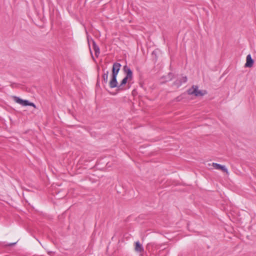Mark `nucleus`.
<instances>
[{"mask_svg": "<svg viewBox=\"0 0 256 256\" xmlns=\"http://www.w3.org/2000/svg\"><path fill=\"white\" fill-rule=\"evenodd\" d=\"M121 64L119 63H114L113 64L112 70V77L110 82V86L111 88H118V85L116 80L118 74L120 71Z\"/></svg>", "mask_w": 256, "mask_h": 256, "instance_id": "f257e3e1", "label": "nucleus"}, {"mask_svg": "<svg viewBox=\"0 0 256 256\" xmlns=\"http://www.w3.org/2000/svg\"><path fill=\"white\" fill-rule=\"evenodd\" d=\"M123 70L126 74V76L120 82L118 85V88H120L125 86L127 83L129 84L132 80V71L126 66L123 68Z\"/></svg>", "mask_w": 256, "mask_h": 256, "instance_id": "f03ea898", "label": "nucleus"}, {"mask_svg": "<svg viewBox=\"0 0 256 256\" xmlns=\"http://www.w3.org/2000/svg\"><path fill=\"white\" fill-rule=\"evenodd\" d=\"M188 94H194L196 96H203L206 94V90H199L197 86H193L188 90Z\"/></svg>", "mask_w": 256, "mask_h": 256, "instance_id": "7ed1b4c3", "label": "nucleus"}, {"mask_svg": "<svg viewBox=\"0 0 256 256\" xmlns=\"http://www.w3.org/2000/svg\"><path fill=\"white\" fill-rule=\"evenodd\" d=\"M14 100L16 102L22 106H32L34 108H36V106L34 103L30 102L28 100H22V98H20L18 97L14 96Z\"/></svg>", "mask_w": 256, "mask_h": 256, "instance_id": "20e7f679", "label": "nucleus"}, {"mask_svg": "<svg viewBox=\"0 0 256 256\" xmlns=\"http://www.w3.org/2000/svg\"><path fill=\"white\" fill-rule=\"evenodd\" d=\"M208 165L212 166L214 169L220 170L224 172H226V174H228V170L225 166L221 165L215 162H213L212 164H209Z\"/></svg>", "mask_w": 256, "mask_h": 256, "instance_id": "39448f33", "label": "nucleus"}, {"mask_svg": "<svg viewBox=\"0 0 256 256\" xmlns=\"http://www.w3.org/2000/svg\"><path fill=\"white\" fill-rule=\"evenodd\" d=\"M246 62L245 64V66L248 68L252 67L254 64V60L252 59L251 56L250 54H248L246 56Z\"/></svg>", "mask_w": 256, "mask_h": 256, "instance_id": "423d86ee", "label": "nucleus"}, {"mask_svg": "<svg viewBox=\"0 0 256 256\" xmlns=\"http://www.w3.org/2000/svg\"><path fill=\"white\" fill-rule=\"evenodd\" d=\"M134 245V250L136 252H140L144 251V248L139 242H136Z\"/></svg>", "mask_w": 256, "mask_h": 256, "instance_id": "0eeeda50", "label": "nucleus"}, {"mask_svg": "<svg viewBox=\"0 0 256 256\" xmlns=\"http://www.w3.org/2000/svg\"><path fill=\"white\" fill-rule=\"evenodd\" d=\"M94 48L95 51V54L96 56L100 54V49L95 44H94Z\"/></svg>", "mask_w": 256, "mask_h": 256, "instance_id": "6e6552de", "label": "nucleus"}, {"mask_svg": "<svg viewBox=\"0 0 256 256\" xmlns=\"http://www.w3.org/2000/svg\"><path fill=\"white\" fill-rule=\"evenodd\" d=\"M104 80H108V74H107L106 76L104 75Z\"/></svg>", "mask_w": 256, "mask_h": 256, "instance_id": "1a4fd4ad", "label": "nucleus"}, {"mask_svg": "<svg viewBox=\"0 0 256 256\" xmlns=\"http://www.w3.org/2000/svg\"><path fill=\"white\" fill-rule=\"evenodd\" d=\"M186 80V77H182V82H184Z\"/></svg>", "mask_w": 256, "mask_h": 256, "instance_id": "9d476101", "label": "nucleus"}, {"mask_svg": "<svg viewBox=\"0 0 256 256\" xmlns=\"http://www.w3.org/2000/svg\"><path fill=\"white\" fill-rule=\"evenodd\" d=\"M176 85L178 86H180V85H181L182 82L176 83Z\"/></svg>", "mask_w": 256, "mask_h": 256, "instance_id": "9b49d317", "label": "nucleus"}]
</instances>
